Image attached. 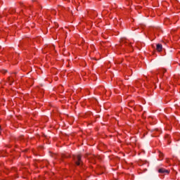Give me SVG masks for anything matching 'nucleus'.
I'll use <instances>...</instances> for the list:
<instances>
[{
	"label": "nucleus",
	"instance_id": "6e6552de",
	"mask_svg": "<svg viewBox=\"0 0 180 180\" xmlns=\"http://www.w3.org/2000/svg\"><path fill=\"white\" fill-rule=\"evenodd\" d=\"M166 71H167V70L165 69V72H166Z\"/></svg>",
	"mask_w": 180,
	"mask_h": 180
},
{
	"label": "nucleus",
	"instance_id": "0eeeda50",
	"mask_svg": "<svg viewBox=\"0 0 180 180\" xmlns=\"http://www.w3.org/2000/svg\"><path fill=\"white\" fill-rule=\"evenodd\" d=\"M9 82H12V80H11V77L8 78Z\"/></svg>",
	"mask_w": 180,
	"mask_h": 180
},
{
	"label": "nucleus",
	"instance_id": "7ed1b4c3",
	"mask_svg": "<svg viewBox=\"0 0 180 180\" xmlns=\"http://www.w3.org/2000/svg\"><path fill=\"white\" fill-rule=\"evenodd\" d=\"M156 50L158 51H162V45L161 44H158L157 45H156Z\"/></svg>",
	"mask_w": 180,
	"mask_h": 180
},
{
	"label": "nucleus",
	"instance_id": "39448f33",
	"mask_svg": "<svg viewBox=\"0 0 180 180\" xmlns=\"http://www.w3.org/2000/svg\"><path fill=\"white\" fill-rule=\"evenodd\" d=\"M1 72H2V74H6V72H8V70H3L1 71Z\"/></svg>",
	"mask_w": 180,
	"mask_h": 180
},
{
	"label": "nucleus",
	"instance_id": "423d86ee",
	"mask_svg": "<svg viewBox=\"0 0 180 180\" xmlns=\"http://www.w3.org/2000/svg\"><path fill=\"white\" fill-rule=\"evenodd\" d=\"M12 12H16V10H13L11 11H10V13H12Z\"/></svg>",
	"mask_w": 180,
	"mask_h": 180
},
{
	"label": "nucleus",
	"instance_id": "1a4fd4ad",
	"mask_svg": "<svg viewBox=\"0 0 180 180\" xmlns=\"http://www.w3.org/2000/svg\"><path fill=\"white\" fill-rule=\"evenodd\" d=\"M0 130H1V126H0Z\"/></svg>",
	"mask_w": 180,
	"mask_h": 180
},
{
	"label": "nucleus",
	"instance_id": "20e7f679",
	"mask_svg": "<svg viewBox=\"0 0 180 180\" xmlns=\"http://www.w3.org/2000/svg\"><path fill=\"white\" fill-rule=\"evenodd\" d=\"M89 158H90L91 160V161H95L96 160V158H98V156L93 155H91V157H89Z\"/></svg>",
	"mask_w": 180,
	"mask_h": 180
},
{
	"label": "nucleus",
	"instance_id": "f257e3e1",
	"mask_svg": "<svg viewBox=\"0 0 180 180\" xmlns=\"http://www.w3.org/2000/svg\"><path fill=\"white\" fill-rule=\"evenodd\" d=\"M73 160L75 162V164L78 166L82 165V160H81V155H75L73 157Z\"/></svg>",
	"mask_w": 180,
	"mask_h": 180
},
{
	"label": "nucleus",
	"instance_id": "f03ea898",
	"mask_svg": "<svg viewBox=\"0 0 180 180\" xmlns=\"http://www.w3.org/2000/svg\"><path fill=\"white\" fill-rule=\"evenodd\" d=\"M158 172L159 174H164L165 175V174H169V170L165 169L164 168H160L158 169Z\"/></svg>",
	"mask_w": 180,
	"mask_h": 180
}]
</instances>
